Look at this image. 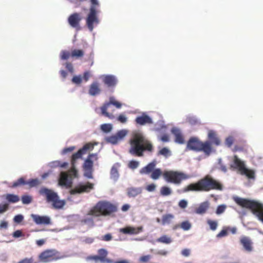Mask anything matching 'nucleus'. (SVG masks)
<instances>
[{
  "mask_svg": "<svg viewBox=\"0 0 263 263\" xmlns=\"http://www.w3.org/2000/svg\"><path fill=\"white\" fill-rule=\"evenodd\" d=\"M129 142V153L133 156L142 157L145 151L152 152L153 151V144L141 132H134Z\"/></svg>",
  "mask_w": 263,
  "mask_h": 263,
  "instance_id": "f257e3e1",
  "label": "nucleus"
},
{
  "mask_svg": "<svg viewBox=\"0 0 263 263\" xmlns=\"http://www.w3.org/2000/svg\"><path fill=\"white\" fill-rule=\"evenodd\" d=\"M222 185L210 175H206L196 183L189 184L184 189V192H209L211 190L221 191Z\"/></svg>",
  "mask_w": 263,
  "mask_h": 263,
  "instance_id": "f03ea898",
  "label": "nucleus"
},
{
  "mask_svg": "<svg viewBox=\"0 0 263 263\" xmlns=\"http://www.w3.org/2000/svg\"><path fill=\"white\" fill-rule=\"evenodd\" d=\"M233 200L240 207L250 210L263 223V204L255 200L238 196L234 197Z\"/></svg>",
  "mask_w": 263,
  "mask_h": 263,
  "instance_id": "7ed1b4c3",
  "label": "nucleus"
},
{
  "mask_svg": "<svg viewBox=\"0 0 263 263\" xmlns=\"http://www.w3.org/2000/svg\"><path fill=\"white\" fill-rule=\"evenodd\" d=\"M117 211V207L110 202L100 201L88 212L87 215L93 217L108 216Z\"/></svg>",
  "mask_w": 263,
  "mask_h": 263,
  "instance_id": "20e7f679",
  "label": "nucleus"
},
{
  "mask_svg": "<svg viewBox=\"0 0 263 263\" xmlns=\"http://www.w3.org/2000/svg\"><path fill=\"white\" fill-rule=\"evenodd\" d=\"M39 194L45 196L47 202L52 203L53 209H61L65 204V201L60 200L57 193L51 190L43 187L39 190Z\"/></svg>",
  "mask_w": 263,
  "mask_h": 263,
  "instance_id": "39448f33",
  "label": "nucleus"
},
{
  "mask_svg": "<svg viewBox=\"0 0 263 263\" xmlns=\"http://www.w3.org/2000/svg\"><path fill=\"white\" fill-rule=\"evenodd\" d=\"M187 148L196 152H202L206 156L211 154V147L208 141L202 142L196 137L191 138L187 142Z\"/></svg>",
  "mask_w": 263,
  "mask_h": 263,
  "instance_id": "423d86ee",
  "label": "nucleus"
},
{
  "mask_svg": "<svg viewBox=\"0 0 263 263\" xmlns=\"http://www.w3.org/2000/svg\"><path fill=\"white\" fill-rule=\"evenodd\" d=\"M163 176L167 182L180 184L182 181L190 178L189 175L179 171H167L163 173Z\"/></svg>",
  "mask_w": 263,
  "mask_h": 263,
  "instance_id": "0eeeda50",
  "label": "nucleus"
},
{
  "mask_svg": "<svg viewBox=\"0 0 263 263\" xmlns=\"http://www.w3.org/2000/svg\"><path fill=\"white\" fill-rule=\"evenodd\" d=\"M98 255H90L87 257V260H94L96 262L100 261L103 263H129L127 260H121L114 261L106 258L108 255L107 251L105 249H100L98 250Z\"/></svg>",
  "mask_w": 263,
  "mask_h": 263,
  "instance_id": "6e6552de",
  "label": "nucleus"
},
{
  "mask_svg": "<svg viewBox=\"0 0 263 263\" xmlns=\"http://www.w3.org/2000/svg\"><path fill=\"white\" fill-rule=\"evenodd\" d=\"M59 252L54 249L46 250L40 253L39 258L42 262H48L64 258Z\"/></svg>",
  "mask_w": 263,
  "mask_h": 263,
  "instance_id": "1a4fd4ad",
  "label": "nucleus"
},
{
  "mask_svg": "<svg viewBox=\"0 0 263 263\" xmlns=\"http://www.w3.org/2000/svg\"><path fill=\"white\" fill-rule=\"evenodd\" d=\"M98 159L97 154H90L85 160L83 168L84 172V175L89 179L92 178L93 161H97Z\"/></svg>",
  "mask_w": 263,
  "mask_h": 263,
  "instance_id": "9d476101",
  "label": "nucleus"
},
{
  "mask_svg": "<svg viewBox=\"0 0 263 263\" xmlns=\"http://www.w3.org/2000/svg\"><path fill=\"white\" fill-rule=\"evenodd\" d=\"M98 11L94 7H90L86 18V25L90 31H92L95 25L99 23L97 14Z\"/></svg>",
  "mask_w": 263,
  "mask_h": 263,
  "instance_id": "9b49d317",
  "label": "nucleus"
},
{
  "mask_svg": "<svg viewBox=\"0 0 263 263\" xmlns=\"http://www.w3.org/2000/svg\"><path fill=\"white\" fill-rule=\"evenodd\" d=\"M111 105L115 106L117 108H120L122 106L121 103L116 101L114 97H111L109 98V101L104 103L100 108L102 115L110 119H113L115 118V116L112 114L107 112L108 108Z\"/></svg>",
  "mask_w": 263,
  "mask_h": 263,
  "instance_id": "f8f14e48",
  "label": "nucleus"
},
{
  "mask_svg": "<svg viewBox=\"0 0 263 263\" xmlns=\"http://www.w3.org/2000/svg\"><path fill=\"white\" fill-rule=\"evenodd\" d=\"M93 149V144L88 143L85 144L82 148L80 149L77 153L73 154L71 157V165H74L77 159L81 158L82 156L86 154L88 151Z\"/></svg>",
  "mask_w": 263,
  "mask_h": 263,
  "instance_id": "ddd939ff",
  "label": "nucleus"
},
{
  "mask_svg": "<svg viewBox=\"0 0 263 263\" xmlns=\"http://www.w3.org/2000/svg\"><path fill=\"white\" fill-rule=\"evenodd\" d=\"M82 20V16L79 13L75 12L70 14L67 20L69 25L78 31L81 30L80 23Z\"/></svg>",
  "mask_w": 263,
  "mask_h": 263,
  "instance_id": "4468645a",
  "label": "nucleus"
},
{
  "mask_svg": "<svg viewBox=\"0 0 263 263\" xmlns=\"http://www.w3.org/2000/svg\"><path fill=\"white\" fill-rule=\"evenodd\" d=\"M93 184L87 182L85 184H80L75 187L73 189H72L70 191V193L71 195L76 194H81L82 193H88L90 190L93 189Z\"/></svg>",
  "mask_w": 263,
  "mask_h": 263,
  "instance_id": "2eb2a0df",
  "label": "nucleus"
},
{
  "mask_svg": "<svg viewBox=\"0 0 263 263\" xmlns=\"http://www.w3.org/2000/svg\"><path fill=\"white\" fill-rule=\"evenodd\" d=\"M208 140L205 141H208L210 143L211 149V153L213 152H215V149L213 147V145H214L215 146H219L221 144V141L219 137H218L217 134L214 130H209L208 134Z\"/></svg>",
  "mask_w": 263,
  "mask_h": 263,
  "instance_id": "dca6fc26",
  "label": "nucleus"
},
{
  "mask_svg": "<svg viewBox=\"0 0 263 263\" xmlns=\"http://www.w3.org/2000/svg\"><path fill=\"white\" fill-rule=\"evenodd\" d=\"M245 167V162L237 155H234L233 158V163L230 165V168L233 170H237L240 173Z\"/></svg>",
  "mask_w": 263,
  "mask_h": 263,
  "instance_id": "f3484780",
  "label": "nucleus"
},
{
  "mask_svg": "<svg viewBox=\"0 0 263 263\" xmlns=\"http://www.w3.org/2000/svg\"><path fill=\"white\" fill-rule=\"evenodd\" d=\"M240 243L246 251L251 252L253 250V242L249 237L242 236L240 238Z\"/></svg>",
  "mask_w": 263,
  "mask_h": 263,
  "instance_id": "a211bd4d",
  "label": "nucleus"
},
{
  "mask_svg": "<svg viewBox=\"0 0 263 263\" xmlns=\"http://www.w3.org/2000/svg\"><path fill=\"white\" fill-rule=\"evenodd\" d=\"M143 231L142 226L135 228L133 227L128 226L123 228H121L119 232L124 234L136 235Z\"/></svg>",
  "mask_w": 263,
  "mask_h": 263,
  "instance_id": "6ab92c4d",
  "label": "nucleus"
},
{
  "mask_svg": "<svg viewBox=\"0 0 263 263\" xmlns=\"http://www.w3.org/2000/svg\"><path fill=\"white\" fill-rule=\"evenodd\" d=\"M31 217L34 222L37 224L48 225L51 224V220L49 216L32 214Z\"/></svg>",
  "mask_w": 263,
  "mask_h": 263,
  "instance_id": "aec40b11",
  "label": "nucleus"
},
{
  "mask_svg": "<svg viewBox=\"0 0 263 263\" xmlns=\"http://www.w3.org/2000/svg\"><path fill=\"white\" fill-rule=\"evenodd\" d=\"M135 122L138 125H144L146 124H152L153 121L152 118L149 116L146 115L145 114H143L141 116H138L136 118Z\"/></svg>",
  "mask_w": 263,
  "mask_h": 263,
  "instance_id": "412c9836",
  "label": "nucleus"
},
{
  "mask_svg": "<svg viewBox=\"0 0 263 263\" xmlns=\"http://www.w3.org/2000/svg\"><path fill=\"white\" fill-rule=\"evenodd\" d=\"M59 183L61 186H65L66 187H70L72 185V181L68 178V175L66 172H61L59 180Z\"/></svg>",
  "mask_w": 263,
  "mask_h": 263,
  "instance_id": "4be33fe9",
  "label": "nucleus"
},
{
  "mask_svg": "<svg viewBox=\"0 0 263 263\" xmlns=\"http://www.w3.org/2000/svg\"><path fill=\"white\" fill-rule=\"evenodd\" d=\"M103 82L108 87H115L117 83L116 78L112 75H105L102 78Z\"/></svg>",
  "mask_w": 263,
  "mask_h": 263,
  "instance_id": "5701e85b",
  "label": "nucleus"
},
{
  "mask_svg": "<svg viewBox=\"0 0 263 263\" xmlns=\"http://www.w3.org/2000/svg\"><path fill=\"white\" fill-rule=\"evenodd\" d=\"M101 92L100 84L97 81L92 82L89 86L88 93L90 96H95Z\"/></svg>",
  "mask_w": 263,
  "mask_h": 263,
  "instance_id": "b1692460",
  "label": "nucleus"
},
{
  "mask_svg": "<svg viewBox=\"0 0 263 263\" xmlns=\"http://www.w3.org/2000/svg\"><path fill=\"white\" fill-rule=\"evenodd\" d=\"M156 165V161H153V162L149 163L145 166L142 168L140 171V173L141 174H149L151 173H152V172L155 169V168Z\"/></svg>",
  "mask_w": 263,
  "mask_h": 263,
  "instance_id": "393cba45",
  "label": "nucleus"
},
{
  "mask_svg": "<svg viewBox=\"0 0 263 263\" xmlns=\"http://www.w3.org/2000/svg\"><path fill=\"white\" fill-rule=\"evenodd\" d=\"M172 133L175 136V141L176 143L179 144H183L184 143V140L183 135L179 129L177 128H173L172 129Z\"/></svg>",
  "mask_w": 263,
  "mask_h": 263,
  "instance_id": "a878e982",
  "label": "nucleus"
},
{
  "mask_svg": "<svg viewBox=\"0 0 263 263\" xmlns=\"http://www.w3.org/2000/svg\"><path fill=\"white\" fill-rule=\"evenodd\" d=\"M142 192V188L130 187L127 189V195L129 197H135L140 194Z\"/></svg>",
  "mask_w": 263,
  "mask_h": 263,
  "instance_id": "bb28decb",
  "label": "nucleus"
},
{
  "mask_svg": "<svg viewBox=\"0 0 263 263\" xmlns=\"http://www.w3.org/2000/svg\"><path fill=\"white\" fill-rule=\"evenodd\" d=\"M209 208V203L208 201H205L201 203L199 206L195 210V212L198 214H204Z\"/></svg>",
  "mask_w": 263,
  "mask_h": 263,
  "instance_id": "cd10ccee",
  "label": "nucleus"
},
{
  "mask_svg": "<svg viewBox=\"0 0 263 263\" xmlns=\"http://www.w3.org/2000/svg\"><path fill=\"white\" fill-rule=\"evenodd\" d=\"M174 218L175 216L173 214L169 213L164 214L162 216L161 224L163 226L170 224Z\"/></svg>",
  "mask_w": 263,
  "mask_h": 263,
  "instance_id": "c85d7f7f",
  "label": "nucleus"
},
{
  "mask_svg": "<svg viewBox=\"0 0 263 263\" xmlns=\"http://www.w3.org/2000/svg\"><path fill=\"white\" fill-rule=\"evenodd\" d=\"M241 175H245L248 178L254 179L255 178V173L253 170L247 168L245 167L240 172Z\"/></svg>",
  "mask_w": 263,
  "mask_h": 263,
  "instance_id": "c756f323",
  "label": "nucleus"
},
{
  "mask_svg": "<svg viewBox=\"0 0 263 263\" xmlns=\"http://www.w3.org/2000/svg\"><path fill=\"white\" fill-rule=\"evenodd\" d=\"M120 164L118 163L115 164L111 167L110 170V177L114 180H117L119 176L118 172V168Z\"/></svg>",
  "mask_w": 263,
  "mask_h": 263,
  "instance_id": "7c9ffc66",
  "label": "nucleus"
},
{
  "mask_svg": "<svg viewBox=\"0 0 263 263\" xmlns=\"http://www.w3.org/2000/svg\"><path fill=\"white\" fill-rule=\"evenodd\" d=\"M5 198L9 203H16L20 200L18 196L12 194H7L5 195Z\"/></svg>",
  "mask_w": 263,
  "mask_h": 263,
  "instance_id": "2f4dec72",
  "label": "nucleus"
},
{
  "mask_svg": "<svg viewBox=\"0 0 263 263\" xmlns=\"http://www.w3.org/2000/svg\"><path fill=\"white\" fill-rule=\"evenodd\" d=\"M84 55V52L82 49H74L71 51V57L77 59L81 58Z\"/></svg>",
  "mask_w": 263,
  "mask_h": 263,
  "instance_id": "473e14b6",
  "label": "nucleus"
},
{
  "mask_svg": "<svg viewBox=\"0 0 263 263\" xmlns=\"http://www.w3.org/2000/svg\"><path fill=\"white\" fill-rule=\"evenodd\" d=\"M163 173L160 168H155L151 173L150 177L153 180H157L163 175Z\"/></svg>",
  "mask_w": 263,
  "mask_h": 263,
  "instance_id": "72a5a7b5",
  "label": "nucleus"
},
{
  "mask_svg": "<svg viewBox=\"0 0 263 263\" xmlns=\"http://www.w3.org/2000/svg\"><path fill=\"white\" fill-rule=\"evenodd\" d=\"M172 194L171 189L167 186H163L160 189V194L162 196H168Z\"/></svg>",
  "mask_w": 263,
  "mask_h": 263,
  "instance_id": "f704fd0d",
  "label": "nucleus"
},
{
  "mask_svg": "<svg viewBox=\"0 0 263 263\" xmlns=\"http://www.w3.org/2000/svg\"><path fill=\"white\" fill-rule=\"evenodd\" d=\"M41 184V182L38 179H32L27 181V184L29 185L30 187L37 186Z\"/></svg>",
  "mask_w": 263,
  "mask_h": 263,
  "instance_id": "c9c22d12",
  "label": "nucleus"
},
{
  "mask_svg": "<svg viewBox=\"0 0 263 263\" xmlns=\"http://www.w3.org/2000/svg\"><path fill=\"white\" fill-rule=\"evenodd\" d=\"M27 184V181H26L24 178L21 177L19 178L17 181L14 182L12 185V187H16L20 185H23Z\"/></svg>",
  "mask_w": 263,
  "mask_h": 263,
  "instance_id": "e433bc0d",
  "label": "nucleus"
},
{
  "mask_svg": "<svg viewBox=\"0 0 263 263\" xmlns=\"http://www.w3.org/2000/svg\"><path fill=\"white\" fill-rule=\"evenodd\" d=\"M127 132L125 129H122L118 131L115 135L117 136L119 141H121L127 135Z\"/></svg>",
  "mask_w": 263,
  "mask_h": 263,
  "instance_id": "4c0bfd02",
  "label": "nucleus"
},
{
  "mask_svg": "<svg viewBox=\"0 0 263 263\" xmlns=\"http://www.w3.org/2000/svg\"><path fill=\"white\" fill-rule=\"evenodd\" d=\"M157 241L161 243L168 244L172 242V239L166 235H163L157 239Z\"/></svg>",
  "mask_w": 263,
  "mask_h": 263,
  "instance_id": "58836bf2",
  "label": "nucleus"
},
{
  "mask_svg": "<svg viewBox=\"0 0 263 263\" xmlns=\"http://www.w3.org/2000/svg\"><path fill=\"white\" fill-rule=\"evenodd\" d=\"M171 155L170 150L166 147H163L160 149L158 153V155H162L165 157H167Z\"/></svg>",
  "mask_w": 263,
  "mask_h": 263,
  "instance_id": "ea45409f",
  "label": "nucleus"
},
{
  "mask_svg": "<svg viewBox=\"0 0 263 263\" xmlns=\"http://www.w3.org/2000/svg\"><path fill=\"white\" fill-rule=\"evenodd\" d=\"M22 201L23 204H28L30 203L32 201V198L29 195H23L22 196Z\"/></svg>",
  "mask_w": 263,
  "mask_h": 263,
  "instance_id": "a19ab883",
  "label": "nucleus"
},
{
  "mask_svg": "<svg viewBox=\"0 0 263 263\" xmlns=\"http://www.w3.org/2000/svg\"><path fill=\"white\" fill-rule=\"evenodd\" d=\"M180 227L184 231H187L191 228V224L188 221H184L181 223Z\"/></svg>",
  "mask_w": 263,
  "mask_h": 263,
  "instance_id": "79ce46f5",
  "label": "nucleus"
},
{
  "mask_svg": "<svg viewBox=\"0 0 263 263\" xmlns=\"http://www.w3.org/2000/svg\"><path fill=\"white\" fill-rule=\"evenodd\" d=\"M71 81L73 84L80 85L82 82V76L81 75L75 76L72 78Z\"/></svg>",
  "mask_w": 263,
  "mask_h": 263,
  "instance_id": "37998d69",
  "label": "nucleus"
},
{
  "mask_svg": "<svg viewBox=\"0 0 263 263\" xmlns=\"http://www.w3.org/2000/svg\"><path fill=\"white\" fill-rule=\"evenodd\" d=\"M208 224L209 225L210 229L213 230L215 231L217 229L218 223L216 221H213L212 220H208L207 221Z\"/></svg>",
  "mask_w": 263,
  "mask_h": 263,
  "instance_id": "c03bdc74",
  "label": "nucleus"
},
{
  "mask_svg": "<svg viewBox=\"0 0 263 263\" xmlns=\"http://www.w3.org/2000/svg\"><path fill=\"white\" fill-rule=\"evenodd\" d=\"M101 128L102 131L105 133H108L111 131L112 125L110 124H103L101 126Z\"/></svg>",
  "mask_w": 263,
  "mask_h": 263,
  "instance_id": "a18cd8bd",
  "label": "nucleus"
},
{
  "mask_svg": "<svg viewBox=\"0 0 263 263\" xmlns=\"http://www.w3.org/2000/svg\"><path fill=\"white\" fill-rule=\"evenodd\" d=\"M234 142V138L232 136L228 137L225 140V144L228 147H231Z\"/></svg>",
  "mask_w": 263,
  "mask_h": 263,
  "instance_id": "49530a36",
  "label": "nucleus"
},
{
  "mask_svg": "<svg viewBox=\"0 0 263 263\" xmlns=\"http://www.w3.org/2000/svg\"><path fill=\"white\" fill-rule=\"evenodd\" d=\"M71 57V52L66 50H63L61 52V58L62 60H67Z\"/></svg>",
  "mask_w": 263,
  "mask_h": 263,
  "instance_id": "de8ad7c7",
  "label": "nucleus"
},
{
  "mask_svg": "<svg viewBox=\"0 0 263 263\" xmlns=\"http://www.w3.org/2000/svg\"><path fill=\"white\" fill-rule=\"evenodd\" d=\"M107 140L108 142L113 144H116L120 142L116 135L108 137Z\"/></svg>",
  "mask_w": 263,
  "mask_h": 263,
  "instance_id": "09e8293b",
  "label": "nucleus"
},
{
  "mask_svg": "<svg viewBox=\"0 0 263 263\" xmlns=\"http://www.w3.org/2000/svg\"><path fill=\"white\" fill-rule=\"evenodd\" d=\"M139 165V163L138 161H135V160H132L130 161H129L128 164V166L132 169V170H134L136 168H137L138 167Z\"/></svg>",
  "mask_w": 263,
  "mask_h": 263,
  "instance_id": "8fccbe9b",
  "label": "nucleus"
},
{
  "mask_svg": "<svg viewBox=\"0 0 263 263\" xmlns=\"http://www.w3.org/2000/svg\"><path fill=\"white\" fill-rule=\"evenodd\" d=\"M226 208H227L226 205H225L224 204H221V205H218L216 209V213L217 215H220V214L223 213L225 211Z\"/></svg>",
  "mask_w": 263,
  "mask_h": 263,
  "instance_id": "3c124183",
  "label": "nucleus"
},
{
  "mask_svg": "<svg viewBox=\"0 0 263 263\" xmlns=\"http://www.w3.org/2000/svg\"><path fill=\"white\" fill-rule=\"evenodd\" d=\"M9 209V204L5 203L0 204V214H3L6 212Z\"/></svg>",
  "mask_w": 263,
  "mask_h": 263,
  "instance_id": "603ef678",
  "label": "nucleus"
},
{
  "mask_svg": "<svg viewBox=\"0 0 263 263\" xmlns=\"http://www.w3.org/2000/svg\"><path fill=\"white\" fill-rule=\"evenodd\" d=\"M228 235V230L227 228L223 229L217 235V238H221L222 237L226 236Z\"/></svg>",
  "mask_w": 263,
  "mask_h": 263,
  "instance_id": "864d4df0",
  "label": "nucleus"
},
{
  "mask_svg": "<svg viewBox=\"0 0 263 263\" xmlns=\"http://www.w3.org/2000/svg\"><path fill=\"white\" fill-rule=\"evenodd\" d=\"M17 263H37L36 262L34 261V258L33 257L31 258H25L21 261H20Z\"/></svg>",
  "mask_w": 263,
  "mask_h": 263,
  "instance_id": "5fc2aeb1",
  "label": "nucleus"
},
{
  "mask_svg": "<svg viewBox=\"0 0 263 263\" xmlns=\"http://www.w3.org/2000/svg\"><path fill=\"white\" fill-rule=\"evenodd\" d=\"M117 120L120 123H125L127 122V119L125 115L120 114L117 118Z\"/></svg>",
  "mask_w": 263,
  "mask_h": 263,
  "instance_id": "6e6d98bb",
  "label": "nucleus"
},
{
  "mask_svg": "<svg viewBox=\"0 0 263 263\" xmlns=\"http://www.w3.org/2000/svg\"><path fill=\"white\" fill-rule=\"evenodd\" d=\"M23 216L22 215L19 214L15 216L13 220L15 222L19 223L23 221Z\"/></svg>",
  "mask_w": 263,
  "mask_h": 263,
  "instance_id": "4d7b16f0",
  "label": "nucleus"
},
{
  "mask_svg": "<svg viewBox=\"0 0 263 263\" xmlns=\"http://www.w3.org/2000/svg\"><path fill=\"white\" fill-rule=\"evenodd\" d=\"M178 205L180 208L184 209L187 205V202L184 199L181 200L178 203Z\"/></svg>",
  "mask_w": 263,
  "mask_h": 263,
  "instance_id": "13d9d810",
  "label": "nucleus"
},
{
  "mask_svg": "<svg viewBox=\"0 0 263 263\" xmlns=\"http://www.w3.org/2000/svg\"><path fill=\"white\" fill-rule=\"evenodd\" d=\"M91 76L90 71H86L84 72L83 75V79L85 82H87Z\"/></svg>",
  "mask_w": 263,
  "mask_h": 263,
  "instance_id": "bf43d9fd",
  "label": "nucleus"
},
{
  "mask_svg": "<svg viewBox=\"0 0 263 263\" xmlns=\"http://www.w3.org/2000/svg\"><path fill=\"white\" fill-rule=\"evenodd\" d=\"M151 258V256L149 255H144V256H141L139 260L141 262H147L150 260Z\"/></svg>",
  "mask_w": 263,
  "mask_h": 263,
  "instance_id": "052dcab7",
  "label": "nucleus"
},
{
  "mask_svg": "<svg viewBox=\"0 0 263 263\" xmlns=\"http://www.w3.org/2000/svg\"><path fill=\"white\" fill-rule=\"evenodd\" d=\"M112 238V235L110 233L105 234L102 236V240L105 241H109Z\"/></svg>",
  "mask_w": 263,
  "mask_h": 263,
  "instance_id": "680f3d73",
  "label": "nucleus"
},
{
  "mask_svg": "<svg viewBox=\"0 0 263 263\" xmlns=\"http://www.w3.org/2000/svg\"><path fill=\"white\" fill-rule=\"evenodd\" d=\"M69 173L71 175L73 176L74 177H77L78 172L75 167V164L74 165H72V167L69 171Z\"/></svg>",
  "mask_w": 263,
  "mask_h": 263,
  "instance_id": "e2e57ef3",
  "label": "nucleus"
},
{
  "mask_svg": "<svg viewBox=\"0 0 263 263\" xmlns=\"http://www.w3.org/2000/svg\"><path fill=\"white\" fill-rule=\"evenodd\" d=\"M156 186L155 184L152 183L146 187V190L148 192H154L156 189Z\"/></svg>",
  "mask_w": 263,
  "mask_h": 263,
  "instance_id": "0e129e2a",
  "label": "nucleus"
},
{
  "mask_svg": "<svg viewBox=\"0 0 263 263\" xmlns=\"http://www.w3.org/2000/svg\"><path fill=\"white\" fill-rule=\"evenodd\" d=\"M66 68L70 73H72L73 72V65L71 63L67 62L66 63Z\"/></svg>",
  "mask_w": 263,
  "mask_h": 263,
  "instance_id": "69168bd1",
  "label": "nucleus"
},
{
  "mask_svg": "<svg viewBox=\"0 0 263 263\" xmlns=\"http://www.w3.org/2000/svg\"><path fill=\"white\" fill-rule=\"evenodd\" d=\"M191 251L189 249H184L181 251V254L187 257L190 255Z\"/></svg>",
  "mask_w": 263,
  "mask_h": 263,
  "instance_id": "338daca9",
  "label": "nucleus"
},
{
  "mask_svg": "<svg viewBox=\"0 0 263 263\" xmlns=\"http://www.w3.org/2000/svg\"><path fill=\"white\" fill-rule=\"evenodd\" d=\"M74 146H70V147H67V148H65L63 151H62V153L63 154H65L68 152H71L72 151H73L74 149Z\"/></svg>",
  "mask_w": 263,
  "mask_h": 263,
  "instance_id": "774afa93",
  "label": "nucleus"
}]
</instances>
